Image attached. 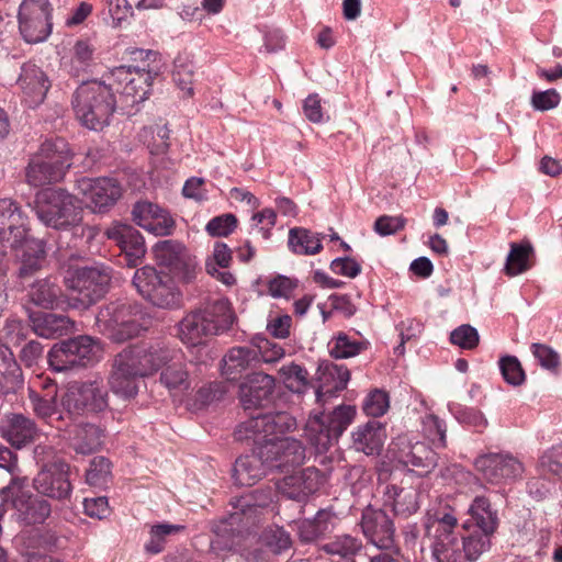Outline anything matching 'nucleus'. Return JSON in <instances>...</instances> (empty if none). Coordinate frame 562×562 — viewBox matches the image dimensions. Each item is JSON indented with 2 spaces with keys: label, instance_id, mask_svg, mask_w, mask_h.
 <instances>
[{
  "label": "nucleus",
  "instance_id": "1",
  "mask_svg": "<svg viewBox=\"0 0 562 562\" xmlns=\"http://www.w3.org/2000/svg\"><path fill=\"white\" fill-rule=\"evenodd\" d=\"M296 428V420L286 412H276L252 416L238 425L234 436L238 441L261 443L266 461L271 470L288 472L301 467L305 461V447L292 437L278 438Z\"/></svg>",
  "mask_w": 562,
  "mask_h": 562
},
{
  "label": "nucleus",
  "instance_id": "2",
  "mask_svg": "<svg viewBox=\"0 0 562 562\" xmlns=\"http://www.w3.org/2000/svg\"><path fill=\"white\" fill-rule=\"evenodd\" d=\"M258 493L259 491H255L251 495L237 498L234 503L236 510L213 526L214 537L211 540V550L217 555L229 552L231 555L226 558L228 562H267L266 553L261 549L255 548L248 551L243 549L247 541L248 529V522L244 520L248 519L249 514L257 507L265 506L272 499L269 492L261 502L255 503V495Z\"/></svg>",
  "mask_w": 562,
  "mask_h": 562
},
{
  "label": "nucleus",
  "instance_id": "3",
  "mask_svg": "<svg viewBox=\"0 0 562 562\" xmlns=\"http://www.w3.org/2000/svg\"><path fill=\"white\" fill-rule=\"evenodd\" d=\"M168 359L170 351L160 345L128 346L114 357L108 384L115 395L130 400L138 392L139 378L151 375Z\"/></svg>",
  "mask_w": 562,
  "mask_h": 562
},
{
  "label": "nucleus",
  "instance_id": "4",
  "mask_svg": "<svg viewBox=\"0 0 562 562\" xmlns=\"http://www.w3.org/2000/svg\"><path fill=\"white\" fill-rule=\"evenodd\" d=\"M234 319L229 302L216 300L188 313L177 325L178 337L184 345L195 347L229 329Z\"/></svg>",
  "mask_w": 562,
  "mask_h": 562
},
{
  "label": "nucleus",
  "instance_id": "5",
  "mask_svg": "<svg viewBox=\"0 0 562 562\" xmlns=\"http://www.w3.org/2000/svg\"><path fill=\"white\" fill-rule=\"evenodd\" d=\"M72 108L79 122L91 131H102L109 125L116 108L111 88L103 81L81 83L74 93Z\"/></svg>",
  "mask_w": 562,
  "mask_h": 562
},
{
  "label": "nucleus",
  "instance_id": "6",
  "mask_svg": "<svg viewBox=\"0 0 562 562\" xmlns=\"http://www.w3.org/2000/svg\"><path fill=\"white\" fill-rule=\"evenodd\" d=\"M33 209L45 226L55 229L77 228L81 221L77 199L64 189L47 188L38 191Z\"/></svg>",
  "mask_w": 562,
  "mask_h": 562
},
{
  "label": "nucleus",
  "instance_id": "7",
  "mask_svg": "<svg viewBox=\"0 0 562 562\" xmlns=\"http://www.w3.org/2000/svg\"><path fill=\"white\" fill-rule=\"evenodd\" d=\"M144 314L137 304L111 302L101 307L95 317L98 330L115 342H124L145 329Z\"/></svg>",
  "mask_w": 562,
  "mask_h": 562
},
{
  "label": "nucleus",
  "instance_id": "8",
  "mask_svg": "<svg viewBox=\"0 0 562 562\" xmlns=\"http://www.w3.org/2000/svg\"><path fill=\"white\" fill-rule=\"evenodd\" d=\"M2 493L12 517L23 526L42 525L52 514L50 503L27 490L25 479L13 477Z\"/></svg>",
  "mask_w": 562,
  "mask_h": 562
},
{
  "label": "nucleus",
  "instance_id": "9",
  "mask_svg": "<svg viewBox=\"0 0 562 562\" xmlns=\"http://www.w3.org/2000/svg\"><path fill=\"white\" fill-rule=\"evenodd\" d=\"M112 270L105 265L76 269L66 278V285L72 292L71 306L86 310L101 300L109 290Z\"/></svg>",
  "mask_w": 562,
  "mask_h": 562
},
{
  "label": "nucleus",
  "instance_id": "10",
  "mask_svg": "<svg viewBox=\"0 0 562 562\" xmlns=\"http://www.w3.org/2000/svg\"><path fill=\"white\" fill-rule=\"evenodd\" d=\"M356 408L339 405L329 414H313L306 422L305 436L319 453L326 452L351 424Z\"/></svg>",
  "mask_w": 562,
  "mask_h": 562
},
{
  "label": "nucleus",
  "instance_id": "11",
  "mask_svg": "<svg viewBox=\"0 0 562 562\" xmlns=\"http://www.w3.org/2000/svg\"><path fill=\"white\" fill-rule=\"evenodd\" d=\"M101 353L98 340L90 336H78L55 345L48 353V360L55 371L63 372L93 366Z\"/></svg>",
  "mask_w": 562,
  "mask_h": 562
},
{
  "label": "nucleus",
  "instance_id": "12",
  "mask_svg": "<svg viewBox=\"0 0 562 562\" xmlns=\"http://www.w3.org/2000/svg\"><path fill=\"white\" fill-rule=\"evenodd\" d=\"M133 285L136 291L154 306L178 308L182 303V293L167 276H161L153 267L146 266L134 273Z\"/></svg>",
  "mask_w": 562,
  "mask_h": 562
},
{
  "label": "nucleus",
  "instance_id": "13",
  "mask_svg": "<svg viewBox=\"0 0 562 562\" xmlns=\"http://www.w3.org/2000/svg\"><path fill=\"white\" fill-rule=\"evenodd\" d=\"M61 405L71 416L101 413L109 406L108 391L101 380L74 382L63 395Z\"/></svg>",
  "mask_w": 562,
  "mask_h": 562
},
{
  "label": "nucleus",
  "instance_id": "14",
  "mask_svg": "<svg viewBox=\"0 0 562 562\" xmlns=\"http://www.w3.org/2000/svg\"><path fill=\"white\" fill-rule=\"evenodd\" d=\"M52 4L49 0H23L19 8V31L29 44L47 40L52 33Z\"/></svg>",
  "mask_w": 562,
  "mask_h": 562
},
{
  "label": "nucleus",
  "instance_id": "15",
  "mask_svg": "<svg viewBox=\"0 0 562 562\" xmlns=\"http://www.w3.org/2000/svg\"><path fill=\"white\" fill-rule=\"evenodd\" d=\"M395 460L413 467L419 475L430 473L438 464L437 453L425 442L414 441L407 435L398 436L390 446Z\"/></svg>",
  "mask_w": 562,
  "mask_h": 562
},
{
  "label": "nucleus",
  "instance_id": "16",
  "mask_svg": "<svg viewBox=\"0 0 562 562\" xmlns=\"http://www.w3.org/2000/svg\"><path fill=\"white\" fill-rule=\"evenodd\" d=\"M69 471V464L63 460L45 464L33 479V487L42 496L56 501L68 499L72 492Z\"/></svg>",
  "mask_w": 562,
  "mask_h": 562
},
{
  "label": "nucleus",
  "instance_id": "17",
  "mask_svg": "<svg viewBox=\"0 0 562 562\" xmlns=\"http://www.w3.org/2000/svg\"><path fill=\"white\" fill-rule=\"evenodd\" d=\"M77 188L86 199L88 206L94 213H103L111 209L120 199V184L111 178H88L77 180Z\"/></svg>",
  "mask_w": 562,
  "mask_h": 562
},
{
  "label": "nucleus",
  "instance_id": "18",
  "mask_svg": "<svg viewBox=\"0 0 562 562\" xmlns=\"http://www.w3.org/2000/svg\"><path fill=\"white\" fill-rule=\"evenodd\" d=\"M474 465L488 482L496 484L520 477L525 470L521 461L508 452L482 454Z\"/></svg>",
  "mask_w": 562,
  "mask_h": 562
},
{
  "label": "nucleus",
  "instance_id": "19",
  "mask_svg": "<svg viewBox=\"0 0 562 562\" xmlns=\"http://www.w3.org/2000/svg\"><path fill=\"white\" fill-rule=\"evenodd\" d=\"M63 437L77 454L87 456L102 447L104 430L93 423H72L64 429Z\"/></svg>",
  "mask_w": 562,
  "mask_h": 562
},
{
  "label": "nucleus",
  "instance_id": "20",
  "mask_svg": "<svg viewBox=\"0 0 562 562\" xmlns=\"http://www.w3.org/2000/svg\"><path fill=\"white\" fill-rule=\"evenodd\" d=\"M276 380L263 372L248 374L239 385V401L244 409L262 407L271 401Z\"/></svg>",
  "mask_w": 562,
  "mask_h": 562
},
{
  "label": "nucleus",
  "instance_id": "21",
  "mask_svg": "<svg viewBox=\"0 0 562 562\" xmlns=\"http://www.w3.org/2000/svg\"><path fill=\"white\" fill-rule=\"evenodd\" d=\"M133 221L155 236L170 235L175 221L169 212L148 201L137 202L132 211Z\"/></svg>",
  "mask_w": 562,
  "mask_h": 562
},
{
  "label": "nucleus",
  "instance_id": "22",
  "mask_svg": "<svg viewBox=\"0 0 562 562\" xmlns=\"http://www.w3.org/2000/svg\"><path fill=\"white\" fill-rule=\"evenodd\" d=\"M361 528L364 536L379 549H390L394 544L393 521L382 509L367 508L362 514Z\"/></svg>",
  "mask_w": 562,
  "mask_h": 562
},
{
  "label": "nucleus",
  "instance_id": "23",
  "mask_svg": "<svg viewBox=\"0 0 562 562\" xmlns=\"http://www.w3.org/2000/svg\"><path fill=\"white\" fill-rule=\"evenodd\" d=\"M16 83L23 93L24 101L31 108L41 104L50 88L46 74L31 61L22 65Z\"/></svg>",
  "mask_w": 562,
  "mask_h": 562
},
{
  "label": "nucleus",
  "instance_id": "24",
  "mask_svg": "<svg viewBox=\"0 0 562 562\" xmlns=\"http://www.w3.org/2000/svg\"><path fill=\"white\" fill-rule=\"evenodd\" d=\"M15 250L18 277L25 280L42 270L46 261L45 244L41 239L30 238L27 234L19 245L10 246Z\"/></svg>",
  "mask_w": 562,
  "mask_h": 562
},
{
  "label": "nucleus",
  "instance_id": "25",
  "mask_svg": "<svg viewBox=\"0 0 562 562\" xmlns=\"http://www.w3.org/2000/svg\"><path fill=\"white\" fill-rule=\"evenodd\" d=\"M27 233L26 220L15 202L0 199V243L19 245Z\"/></svg>",
  "mask_w": 562,
  "mask_h": 562
},
{
  "label": "nucleus",
  "instance_id": "26",
  "mask_svg": "<svg viewBox=\"0 0 562 562\" xmlns=\"http://www.w3.org/2000/svg\"><path fill=\"white\" fill-rule=\"evenodd\" d=\"M256 447L251 454L238 458L235 462L233 476L235 482L241 486H251L261 480L268 470H271L266 456L261 454V443H254Z\"/></svg>",
  "mask_w": 562,
  "mask_h": 562
},
{
  "label": "nucleus",
  "instance_id": "27",
  "mask_svg": "<svg viewBox=\"0 0 562 562\" xmlns=\"http://www.w3.org/2000/svg\"><path fill=\"white\" fill-rule=\"evenodd\" d=\"M0 432L11 446L22 448L36 439L38 428L30 417L11 413L4 416L0 425Z\"/></svg>",
  "mask_w": 562,
  "mask_h": 562
},
{
  "label": "nucleus",
  "instance_id": "28",
  "mask_svg": "<svg viewBox=\"0 0 562 562\" xmlns=\"http://www.w3.org/2000/svg\"><path fill=\"white\" fill-rule=\"evenodd\" d=\"M109 239L116 241L125 254L127 265L136 266L146 252L145 244L138 231L127 224L116 223L105 231Z\"/></svg>",
  "mask_w": 562,
  "mask_h": 562
},
{
  "label": "nucleus",
  "instance_id": "29",
  "mask_svg": "<svg viewBox=\"0 0 562 562\" xmlns=\"http://www.w3.org/2000/svg\"><path fill=\"white\" fill-rule=\"evenodd\" d=\"M318 470L306 468L294 471L277 483L278 490L288 498L302 499L317 490Z\"/></svg>",
  "mask_w": 562,
  "mask_h": 562
},
{
  "label": "nucleus",
  "instance_id": "30",
  "mask_svg": "<svg viewBox=\"0 0 562 562\" xmlns=\"http://www.w3.org/2000/svg\"><path fill=\"white\" fill-rule=\"evenodd\" d=\"M352 448L367 456L379 454L386 439L385 426L379 420H369L352 432Z\"/></svg>",
  "mask_w": 562,
  "mask_h": 562
},
{
  "label": "nucleus",
  "instance_id": "31",
  "mask_svg": "<svg viewBox=\"0 0 562 562\" xmlns=\"http://www.w3.org/2000/svg\"><path fill=\"white\" fill-rule=\"evenodd\" d=\"M420 492L413 485H387L384 492V503L392 507L396 516L408 517L419 508Z\"/></svg>",
  "mask_w": 562,
  "mask_h": 562
},
{
  "label": "nucleus",
  "instance_id": "32",
  "mask_svg": "<svg viewBox=\"0 0 562 562\" xmlns=\"http://www.w3.org/2000/svg\"><path fill=\"white\" fill-rule=\"evenodd\" d=\"M349 379L350 372L346 367L333 362L322 363L317 369V401H321L324 395L333 396L337 392L342 391L347 386Z\"/></svg>",
  "mask_w": 562,
  "mask_h": 562
},
{
  "label": "nucleus",
  "instance_id": "33",
  "mask_svg": "<svg viewBox=\"0 0 562 562\" xmlns=\"http://www.w3.org/2000/svg\"><path fill=\"white\" fill-rule=\"evenodd\" d=\"M468 513L470 519L464 528L484 531L494 535L499 525L497 510L492 507L490 499L485 496H476L472 501Z\"/></svg>",
  "mask_w": 562,
  "mask_h": 562
},
{
  "label": "nucleus",
  "instance_id": "34",
  "mask_svg": "<svg viewBox=\"0 0 562 562\" xmlns=\"http://www.w3.org/2000/svg\"><path fill=\"white\" fill-rule=\"evenodd\" d=\"M33 331L43 338L53 339L68 334L74 323L66 315L54 313H34L30 315Z\"/></svg>",
  "mask_w": 562,
  "mask_h": 562
},
{
  "label": "nucleus",
  "instance_id": "35",
  "mask_svg": "<svg viewBox=\"0 0 562 562\" xmlns=\"http://www.w3.org/2000/svg\"><path fill=\"white\" fill-rule=\"evenodd\" d=\"M27 295L32 303L43 308H57L64 303L63 289L54 277L34 281Z\"/></svg>",
  "mask_w": 562,
  "mask_h": 562
},
{
  "label": "nucleus",
  "instance_id": "36",
  "mask_svg": "<svg viewBox=\"0 0 562 562\" xmlns=\"http://www.w3.org/2000/svg\"><path fill=\"white\" fill-rule=\"evenodd\" d=\"M457 528L458 525L427 526L429 532L431 529L435 530L431 548L437 562H454L459 557L457 551H453L459 541Z\"/></svg>",
  "mask_w": 562,
  "mask_h": 562
},
{
  "label": "nucleus",
  "instance_id": "37",
  "mask_svg": "<svg viewBox=\"0 0 562 562\" xmlns=\"http://www.w3.org/2000/svg\"><path fill=\"white\" fill-rule=\"evenodd\" d=\"M257 361L258 352L254 347H234L223 358L222 373L228 380H236Z\"/></svg>",
  "mask_w": 562,
  "mask_h": 562
},
{
  "label": "nucleus",
  "instance_id": "38",
  "mask_svg": "<svg viewBox=\"0 0 562 562\" xmlns=\"http://www.w3.org/2000/svg\"><path fill=\"white\" fill-rule=\"evenodd\" d=\"M63 162V160H58L55 166H49L47 160L34 155L26 172L29 183L34 187H42L61 180L65 175Z\"/></svg>",
  "mask_w": 562,
  "mask_h": 562
},
{
  "label": "nucleus",
  "instance_id": "39",
  "mask_svg": "<svg viewBox=\"0 0 562 562\" xmlns=\"http://www.w3.org/2000/svg\"><path fill=\"white\" fill-rule=\"evenodd\" d=\"M29 402L32 412L38 419L60 429L59 425H55V423H60L63 420V415L58 411L57 406L56 392L43 395L35 390L30 389Z\"/></svg>",
  "mask_w": 562,
  "mask_h": 562
},
{
  "label": "nucleus",
  "instance_id": "40",
  "mask_svg": "<svg viewBox=\"0 0 562 562\" xmlns=\"http://www.w3.org/2000/svg\"><path fill=\"white\" fill-rule=\"evenodd\" d=\"M168 361L169 359L162 364L165 368H162L160 373L161 384L173 394L190 390L192 381L187 364L181 361H173L167 364Z\"/></svg>",
  "mask_w": 562,
  "mask_h": 562
},
{
  "label": "nucleus",
  "instance_id": "41",
  "mask_svg": "<svg viewBox=\"0 0 562 562\" xmlns=\"http://www.w3.org/2000/svg\"><path fill=\"white\" fill-rule=\"evenodd\" d=\"M19 367L11 349L0 344V393H13L21 383Z\"/></svg>",
  "mask_w": 562,
  "mask_h": 562
},
{
  "label": "nucleus",
  "instance_id": "42",
  "mask_svg": "<svg viewBox=\"0 0 562 562\" xmlns=\"http://www.w3.org/2000/svg\"><path fill=\"white\" fill-rule=\"evenodd\" d=\"M323 550L328 554L338 555L345 560L357 559L359 562L368 555L367 552H363L364 547L361 540L349 535L336 537L325 543Z\"/></svg>",
  "mask_w": 562,
  "mask_h": 562
},
{
  "label": "nucleus",
  "instance_id": "43",
  "mask_svg": "<svg viewBox=\"0 0 562 562\" xmlns=\"http://www.w3.org/2000/svg\"><path fill=\"white\" fill-rule=\"evenodd\" d=\"M289 247L297 255H315L322 249L321 235L303 227H294L289 232Z\"/></svg>",
  "mask_w": 562,
  "mask_h": 562
},
{
  "label": "nucleus",
  "instance_id": "44",
  "mask_svg": "<svg viewBox=\"0 0 562 562\" xmlns=\"http://www.w3.org/2000/svg\"><path fill=\"white\" fill-rule=\"evenodd\" d=\"M150 80L151 77L149 72L134 69L131 80L122 87L119 94L125 98L126 102H131L132 104L143 102L148 98L151 85Z\"/></svg>",
  "mask_w": 562,
  "mask_h": 562
},
{
  "label": "nucleus",
  "instance_id": "45",
  "mask_svg": "<svg viewBox=\"0 0 562 562\" xmlns=\"http://www.w3.org/2000/svg\"><path fill=\"white\" fill-rule=\"evenodd\" d=\"M532 254L533 248L529 243H512L504 268L505 273L509 277H515L529 270L531 267L529 259Z\"/></svg>",
  "mask_w": 562,
  "mask_h": 562
},
{
  "label": "nucleus",
  "instance_id": "46",
  "mask_svg": "<svg viewBox=\"0 0 562 562\" xmlns=\"http://www.w3.org/2000/svg\"><path fill=\"white\" fill-rule=\"evenodd\" d=\"M195 76V65L189 56H179L175 60L172 72L173 81L183 92L184 98H191L194 94L193 83Z\"/></svg>",
  "mask_w": 562,
  "mask_h": 562
},
{
  "label": "nucleus",
  "instance_id": "47",
  "mask_svg": "<svg viewBox=\"0 0 562 562\" xmlns=\"http://www.w3.org/2000/svg\"><path fill=\"white\" fill-rule=\"evenodd\" d=\"M184 529L182 525L161 522L151 525L149 528V539L145 543V551L157 554L165 549L166 542L171 536L178 535Z\"/></svg>",
  "mask_w": 562,
  "mask_h": 562
},
{
  "label": "nucleus",
  "instance_id": "48",
  "mask_svg": "<svg viewBox=\"0 0 562 562\" xmlns=\"http://www.w3.org/2000/svg\"><path fill=\"white\" fill-rule=\"evenodd\" d=\"M58 547V537L50 530H32L24 539V553L47 554Z\"/></svg>",
  "mask_w": 562,
  "mask_h": 562
},
{
  "label": "nucleus",
  "instance_id": "49",
  "mask_svg": "<svg viewBox=\"0 0 562 562\" xmlns=\"http://www.w3.org/2000/svg\"><path fill=\"white\" fill-rule=\"evenodd\" d=\"M329 353L336 359H347L358 356L367 349V344L360 340L351 339L347 334L339 333L333 337L328 344Z\"/></svg>",
  "mask_w": 562,
  "mask_h": 562
},
{
  "label": "nucleus",
  "instance_id": "50",
  "mask_svg": "<svg viewBox=\"0 0 562 562\" xmlns=\"http://www.w3.org/2000/svg\"><path fill=\"white\" fill-rule=\"evenodd\" d=\"M187 248L179 241L167 239L159 241L154 247L155 258L159 265L170 269L187 254Z\"/></svg>",
  "mask_w": 562,
  "mask_h": 562
},
{
  "label": "nucleus",
  "instance_id": "51",
  "mask_svg": "<svg viewBox=\"0 0 562 562\" xmlns=\"http://www.w3.org/2000/svg\"><path fill=\"white\" fill-rule=\"evenodd\" d=\"M279 373L285 387L292 392L303 393L308 386L307 371L296 363L282 366Z\"/></svg>",
  "mask_w": 562,
  "mask_h": 562
},
{
  "label": "nucleus",
  "instance_id": "52",
  "mask_svg": "<svg viewBox=\"0 0 562 562\" xmlns=\"http://www.w3.org/2000/svg\"><path fill=\"white\" fill-rule=\"evenodd\" d=\"M35 156L47 160L49 166H55V162L63 160L65 171L71 166L72 154L68 143H42Z\"/></svg>",
  "mask_w": 562,
  "mask_h": 562
},
{
  "label": "nucleus",
  "instance_id": "53",
  "mask_svg": "<svg viewBox=\"0 0 562 562\" xmlns=\"http://www.w3.org/2000/svg\"><path fill=\"white\" fill-rule=\"evenodd\" d=\"M111 480V462L104 457H94L86 472V482L95 487L106 485Z\"/></svg>",
  "mask_w": 562,
  "mask_h": 562
},
{
  "label": "nucleus",
  "instance_id": "54",
  "mask_svg": "<svg viewBox=\"0 0 562 562\" xmlns=\"http://www.w3.org/2000/svg\"><path fill=\"white\" fill-rule=\"evenodd\" d=\"M261 541L274 554H280L292 546L290 533L277 526L267 528L261 535Z\"/></svg>",
  "mask_w": 562,
  "mask_h": 562
},
{
  "label": "nucleus",
  "instance_id": "55",
  "mask_svg": "<svg viewBox=\"0 0 562 562\" xmlns=\"http://www.w3.org/2000/svg\"><path fill=\"white\" fill-rule=\"evenodd\" d=\"M254 349L258 352L262 361L266 363H273L284 357V349L281 345L270 341L262 335H257L252 338Z\"/></svg>",
  "mask_w": 562,
  "mask_h": 562
},
{
  "label": "nucleus",
  "instance_id": "56",
  "mask_svg": "<svg viewBox=\"0 0 562 562\" xmlns=\"http://www.w3.org/2000/svg\"><path fill=\"white\" fill-rule=\"evenodd\" d=\"M538 471L541 475L562 476V445L551 448L540 457Z\"/></svg>",
  "mask_w": 562,
  "mask_h": 562
},
{
  "label": "nucleus",
  "instance_id": "57",
  "mask_svg": "<svg viewBox=\"0 0 562 562\" xmlns=\"http://www.w3.org/2000/svg\"><path fill=\"white\" fill-rule=\"evenodd\" d=\"M170 272L184 283L194 281L199 273L198 261L189 251L170 269Z\"/></svg>",
  "mask_w": 562,
  "mask_h": 562
},
{
  "label": "nucleus",
  "instance_id": "58",
  "mask_svg": "<svg viewBox=\"0 0 562 562\" xmlns=\"http://www.w3.org/2000/svg\"><path fill=\"white\" fill-rule=\"evenodd\" d=\"M499 368L504 380L512 385H520L525 381V372L520 362L514 356L501 359Z\"/></svg>",
  "mask_w": 562,
  "mask_h": 562
},
{
  "label": "nucleus",
  "instance_id": "59",
  "mask_svg": "<svg viewBox=\"0 0 562 562\" xmlns=\"http://www.w3.org/2000/svg\"><path fill=\"white\" fill-rule=\"evenodd\" d=\"M362 408L369 416H382L389 408V395L381 390H374L364 400Z\"/></svg>",
  "mask_w": 562,
  "mask_h": 562
},
{
  "label": "nucleus",
  "instance_id": "60",
  "mask_svg": "<svg viewBox=\"0 0 562 562\" xmlns=\"http://www.w3.org/2000/svg\"><path fill=\"white\" fill-rule=\"evenodd\" d=\"M424 431L436 447H446V425L437 416L428 415L424 419Z\"/></svg>",
  "mask_w": 562,
  "mask_h": 562
},
{
  "label": "nucleus",
  "instance_id": "61",
  "mask_svg": "<svg viewBox=\"0 0 562 562\" xmlns=\"http://www.w3.org/2000/svg\"><path fill=\"white\" fill-rule=\"evenodd\" d=\"M396 328L400 331L401 341L394 348V352L397 356H403L405 353V344L418 337L423 330V325L414 319H407L401 322Z\"/></svg>",
  "mask_w": 562,
  "mask_h": 562
},
{
  "label": "nucleus",
  "instance_id": "62",
  "mask_svg": "<svg viewBox=\"0 0 562 562\" xmlns=\"http://www.w3.org/2000/svg\"><path fill=\"white\" fill-rule=\"evenodd\" d=\"M132 74H134L133 68L120 66L104 74L101 81L105 82V85H108L111 88V91L115 94L120 93V90L125 83H128V80L132 78Z\"/></svg>",
  "mask_w": 562,
  "mask_h": 562
},
{
  "label": "nucleus",
  "instance_id": "63",
  "mask_svg": "<svg viewBox=\"0 0 562 562\" xmlns=\"http://www.w3.org/2000/svg\"><path fill=\"white\" fill-rule=\"evenodd\" d=\"M450 341L463 349H473L479 344V334L474 327L461 325L451 331Z\"/></svg>",
  "mask_w": 562,
  "mask_h": 562
},
{
  "label": "nucleus",
  "instance_id": "64",
  "mask_svg": "<svg viewBox=\"0 0 562 562\" xmlns=\"http://www.w3.org/2000/svg\"><path fill=\"white\" fill-rule=\"evenodd\" d=\"M237 226V218L233 214H223L212 218L206 224V232L211 236H227Z\"/></svg>",
  "mask_w": 562,
  "mask_h": 562
}]
</instances>
